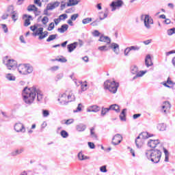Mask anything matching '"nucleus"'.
<instances>
[{
  "label": "nucleus",
  "mask_w": 175,
  "mask_h": 175,
  "mask_svg": "<svg viewBox=\"0 0 175 175\" xmlns=\"http://www.w3.org/2000/svg\"><path fill=\"white\" fill-rule=\"evenodd\" d=\"M23 100L27 105H31L33 103L35 98H36V94L33 91V87L28 88L25 87L23 91Z\"/></svg>",
  "instance_id": "1"
},
{
  "label": "nucleus",
  "mask_w": 175,
  "mask_h": 175,
  "mask_svg": "<svg viewBox=\"0 0 175 175\" xmlns=\"http://www.w3.org/2000/svg\"><path fill=\"white\" fill-rule=\"evenodd\" d=\"M145 154L149 161L152 163H159L161 157H162V152L158 149H151L146 150Z\"/></svg>",
  "instance_id": "2"
},
{
  "label": "nucleus",
  "mask_w": 175,
  "mask_h": 175,
  "mask_svg": "<svg viewBox=\"0 0 175 175\" xmlns=\"http://www.w3.org/2000/svg\"><path fill=\"white\" fill-rule=\"evenodd\" d=\"M154 135L149 133L148 132H142L135 139V143L137 148H142L143 144H144V140H147L149 137H152Z\"/></svg>",
  "instance_id": "3"
},
{
  "label": "nucleus",
  "mask_w": 175,
  "mask_h": 175,
  "mask_svg": "<svg viewBox=\"0 0 175 175\" xmlns=\"http://www.w3.org/2000/svg\"><path fill=\"white\" fill-rule=\"evenodd\" d=\"M118 87H120V83H118V82H116L115 81H110L107 80L104 83V88L105 90H109V91L112 94H116L117 92Z\"/></svg>",
  "instance_id": "4"
},
{
  "label": "nucleus",
  "mask_w": 175,
  "mask_h": 175,
  "mask_svg": "<svg viewBox=\"0 0 175 175\" xmlns=\"http://www.w3.org/2000/svg\"><path fill=\"white\" fill-rule=\"evenodd\" d=\"M110 49H112L116 54H118V51H120V45L117 43L113 42L111 45H104L98 47V50L100 51H109Z\"/></svg>",
  "instance_id": "5"
},
{
  "label": "nucleus",
  "mask_w": 175,
  "mask_h": 175,
  "mask_svg": "<svg viewBox=\"0 0 175 175\" xmlns=\"http://www.w3.org/2000/svg\"><path fill=\"white\" fill-rule=\"evenodd\" d=\"M144 19V27L146 28V29H151L152 25L154 24V19L150 15L148 14H142L141 16V20Z\"/></svg>",
  "instance_id": "6"
},
{
  "label": "nucleus",
  "mask_w": 175,
  "mask_h": 175,
  "mask_svg": "<svg viewBox=\"0 0 175 175\" xmlns=\"http://www.w3.org/2000/svg\"><path fill=\"white\" fill-rule=\"evenodd\" d=\"M131 71L132 75H135V76L133 77V80H136L137 77H143V76L147 73V70L139 72V68L136 66H131Z\"/></svg>",
  "instance_id": "7"
},
{
  "label": "nucleus",
  "mask_w": 175,
  "mask_h": 175,
  "mask_svg": "<svg viewBox=\"0 0 175 175\" xmlns=\"http://www.w3.org/2000/svg\"><path fill=\"white\" fill-rule=\"evenodd\" d=\"M3 64L10 70L17 68V62L14 59H8V56L3 59Z\"/></svg>",
  "instance_id": "8"
},
{
  "label": "nucleus",
  "mask_w": 175,
  "mask_h": 175,
  "mask_svg": "<svg viewBox=\"0 0 175 175\" xmlns=\"http://www.w3.org/2000/svg\"><path fill=\"white\" fill-rule=\"evenodd\" d=\"M8 12H10L11 15V18L14 23H16L17 20H18V14L16 11H14L13 9V6H10L8 8Z\"/></svg>",
  "instance_id": "9"
},
{
  "label": "nucleus",
  "mask_w": 175,
  "mask_h": 175,
  "mask_svg": "<svg viewBox=\"0 0 175 175\" xmlns=\"http://www.w3.org/2000/svg\"><path fill=\"white\" fill-rule=\"evenodd\" d=\"M124 5V1L122 0H115L112 1L110 4L111 8H112V12H114L117 9V8H121Z\"/></svg>",
  "instance_id": "10"
},
{
  "label": "nucleus",
  "mask_w": 175,
  "mask_h": 175,
  "mask_svg": "<svg viewBox=\"0 0 175 175\" xmlns=\"http://www.w3.org/2000/svg\"><path fill=\"white\" fill-rule=\"evenodd\" d=\"M121 142H122V135L118 133L113 137L111 143L113 146H118Z\"/></svg>",
  "instance_id": "11"
},
{
  "label": "nucleus",
  "mask_w": 175,
  "mask_h": 175,
  "mask_svg": "<svg viewBox=\"0 0 175 175\" xmlns=\"http://www.w3.org/2000/svg\"><path fill=\"white\" fill-rule=\"evenodd\" d=\"M14 130L18 133L21 132L22 133H25V127L22 123H16L14 125Z\"/></svg>",
  "instance_id": "12"
},
{
  "label": "nucleus",
  "mask_w": 175,
  "mask_h": 175,
  "mask_svg": "<svg viewBox=\"0 0 175 175\" xmlns=\"http://www.w3.org/2000/svg\"><path fill=\"white\" fill-rule=\"evenodd\" d=\"M68 94L67 92H66L65 93L61 94L59 96V98L57 99V100L59 102H60V103L62 105H68V102H67V98H68Z\"/></svg>",
  "instance_id": "13"
},
{
  "label": "nucleus",
  "mask_w": 175,
  "mask_h": 175,
  "mask_svg": "<svg viewBox=\"0 0 175 175\" xmlns=\"http://www.w3.org/2000/svg\"><path fill=\"white\" fill-rule=\"evenodd\" d=\"M67 103L69 102H73L76 100V97L75 96V94L72 90H67Z\"/></svg>",
  "instance_id": "14"
},
{
  "label": "nucleus",
  "mask_w": 175,
  "mask_h": 175,
  "mask_svg": "<svg viewBox=\"0 0 175 175\" xmlns=\"http://www.w3.org/2000/svg\"><path fill=\"white\" fill-rule=\"evenodd\" d=\"M33 91H34V93H36V96L37 95L38 101L42 102V100H43V94H42V92L36 87H33Z\"/></svg>",
  "instance_id": "15"
},
{
  "label": "nucleus",
  "mask_w": 175,
  "mask_h": 175,
  "mask_svg": "<svg viewBox=\"0 0 175 175\" xmlns=\"http://www.w3.org/2000/svg\"><path fill=\"white\" fill-rule=\"evenodd\" d=\"M100 110V107L98 105H92L87 109L88 113H98Z\"/></svg>",
  "instance_id": "16"
},
{
  "label": "nucleus",
  "mask_w": 175,
  "mask_h": 175,
  "mask_svg": "<svg viewBox=\"0 0 175 175\" xmlns=\"http://www.w3.org/2000/svg\"><path fill=\"white\" fill-rule=\"evenodd\" d=\"M158 144H159V139H150L148 142V146L151 148H155Z\"/></svg>",
  "instance_id": "17"
},
{
  "label": "nucleus",
  "mask_w": 175,
  "mask_h": 175,
  "mask_svg": "<svg viewBox=\"0 0 175 175\" xmlns=\"http://www.w3.org/2000/svg\"><path fill=\"white\" fill-rule=\"evenodd\" d=\"M99 42H104L106 44H110L111 43V39L109 38V36H101L99 38Z\"/></svg>",
  "instance_id": "18"
},
{
  "label": "nucleus",
  "mask_w": 175,
  "mask_h": 175,
  "mask_svg": "<svg viewBox=\"0 0 175 175\" xmlns=\"http://www.w3.org/2000/svg\"><path fill=\"white\" fill-rule=\"evenodd\" d=\"M170 107H172V105H170V103L169 101H165L163 103V105L162 106V109L163 110L164 113H167L169 110H170Z\"/></svg>",
  "instance_id": "19"
},
{
  "label": "nucleus",
  "mask_w": 175,
  "mask_h": 175,
  "mask_svg": "<svg viewBox=\"0 0 175 175\" xmlns=\"http://www.w3.org/2000/svg\"><path fill=\"white\" fill-rule=\"evenodd\" d=\"M23 18H27L25 20V23H24L25 27H28L29 25H31L30 18H32V16L24 14Z\"/></svg>",
  "instance_id": "20"
},
{
  "label": "nucleus",
  "mask_w": 175,
  "mask_h": 175,
  "mask_svg": "<svg viewBox=\"0 0 175 175\" xmlns=\"http://www.w3.org/2000/svg\"><path fill=\"white\" fill-rule=\"evenodd\" d=\"M25 65L26 64H20L18 66V72H19V73L21 75H25L26 76V67H25Z\"/></svg>",
  "instance_id": "21"
},
{
  "label": "nucleus",
  "mask_w": 175,
  "mask_h": 175,
  "mask_svg": "<svg viewBox=\"0 0 175 175\" xmlns=\"http://www.w3.org/2000/svg\"><path fill=\"white\" fill-rule=\"evenodd\" d=\"M59 6V2H55L53 3H49L46 5L47 10H54L55 8Z\"/></svg>",
  "instance_id": "22"
},
{
  "label": "nucleus",
  "mask_w": 175,
  "mask_h": 175,
  "mask_svg": "<svg viewBox=\"0 0 175 175\" xmlns=\"http://www.w3.org/2000/svg\"><path fill=\"white\" fill-rule=\"evenodd\" d=\"M145 65H146L147 68L152 66V60H151V56L150 55H146L145 59Z\"/></svg>",
  "instance_id": "23"
},
{
  "label": "nucleus",
  "mask_w": 175,
  "mask_h": 175,
  "mask_svg": "<svg viewBox=\"0 0 175 175\" xmlns=\"http://www.w3.org/2000/svg\"><path fill=\"white\" fill-rule=\"evenodd\" d=\"M77 44H79L78 42H73L72 44H70L67 46V49L68 50V53H72L75 49L77 47Z\"/></svg>",
  "instance_id": "24"
},
{
  "label": "nucleus",
  "mask_w": 175,
  "mask_h": 175,
  "mask_svg": "<svg viewBox=\"0 0 175 175\" xmlns=\"http://www.w3.org/2000/svg\"><path fill=\"white\" fill-rule=\"evenodd\" d=\"M69 2L67 3L68 8L70 6H76V5H79L80 2H81V0H68Z\"/></svg>",
  "instance_id": "25"
},
{
  "label": "nucleus",
  "mask_w": 175,
  "mask_h": 175,
  "mask_svg": "<svg viewBox=\"0 0 175 175\" xmlns=\"http://www.w3.org/2000/svg\"><path fill=\"white\" fill-rule=\"evenodd\" d=\"M25 69L26 76L27 75H31L33 72V67L30 64H25Z\"/></svg>",
  "instance_id": "26"
},
{
  "label": "nucleus",
  "mask_w": 175,
  "mask_h": 175,
  "mask_svg": "<svg viewBox=\"0 0 175 175\" xmlns=\"http://www.w3.org/2000/svg\"><path fill=\"white\" fill-rule=\"evenodd\" d=\"M68 28H69V25L64 24L62 25L60 28H58L57 31L60 33H64V32H66V31H68Z\"/></svg>",
  "instance_id": "27"
},
{
  "label": "nucleus",
  "mask_w": 175,
  "mask_h": 175,
  "mask_svg": "<svg viewBox=\"0 0 175 175\" xmlns=\"http://www.w3.org/2000/svg\"><path fill=\"white\" fill-rule=\"evenodd\" d=\"M23 152H24V149H23V148L18 149V150L12 151L10 153V155H11V157H17V155H20V154H23Z\"/></svg>",
  "instance_id": "28"
},
{
  "label": "nucleus",
  "mask_w": 175,
  "mask_h": 175,
  "mask_svg": "<svg viewBox=\"0 0 175 175\" xmlns=\"http://www.w3.org/2000/svg\"><path fill=\"white\" fill-rule=\"evenodd\" d=\"M109 110H114L116 113H120L121 110L120 109V106L117 104H113L109 106Z\"/></svg>",
  "instance_id": "29"
},
{
  "label": "nucleus",
  "mask_w": 175,
  "mask_h": 175,
  "mask_svg": "<svg viewBox=\"0 0 175 175\" xmlns=\"http://www.w3.org/2000/svg\"><path fill=\"white\" fill-rule=\"evenodd\" d=\"M86 129L87 126L83 124H80L77 126V131L78 132H84V131H85Z\"/></svg>",
  "instance_id": "30"
},
{
  "label": "nucleus",
  "mask_w": 175,
  "mask_h": 175,
  "mask_svg": "<svg viewBox=\"0 0 175 175\" xmlns=\"http://www.w3.org/2000/svg\"><path fill=\"white\" fill-rule=\"evenodd\" d=\"M78 158H79V161H85V159H90V157L83 154L82 152H79L78 153Z\"/></svg>",
  "instance_id": "31"
},
{
  "label": "nucleus",
  "mask_w": 175,
  "mask_h": 175,
  "mask_svg": "<svg viewBox=\"0 0 175 175\" xmlns=\"http://www.w3.org/2000/svg\"><path fill=\"white\" fill-rule=\"evenodd\" d=\"M28 12H38V8L35 5H30L27 7Z\"/></svg>",
  "instance_id": "32"
},
{
  "label": "nucleus",
  "mask_w": 175,
  "mask_h": 175,
  "mask_svg": "<svg viewBox=\"0 0 175 175\" xmlns=\"http://www.w3.org/2000/svg\"><path fill=\"white\" fill-rule=\"evenodd\" d=\"M43 33V27H40L36 29V31L33 33L34 36H39V35H42Z\"/></svg>",
  "instance_id": "33"
},
{
  "label": "nucleus",
  "mask_w": 175,
  "mask_h": 175,
  "mask_svg": "<svg viewBox=\"0 0 175 175\" xmlns=\"http://www.w3.org/2000/svg\"><path fill=\"white\" fill-rule=\"evenodd\" d=\"M94 131H95V129L94 127L90 129V136L91 137H92V139H95V140H98V135L95 134V132H94Z\"/></svg>",
  "instance_id": "34"
},
{
  "label": "nucleus",
  "mask_w": 175,
  "mask_h": 175,
  "mask_svg": "<svg viewBox=\"0 0 175 175\" xmlns=\"http://www.w3.org/2000/svg\"><path fill=\"white\" fill-rule=\"evenodd\" d=\"M157 129L161 131H166V125L163 123H160L157 125Z\"/></svg>",
  "instance_id": "35"
},
{
  "label": "nucleus",
  "mask_w": 175,
  "mask_h": 175,
  "mask_svg": "<svg viewBox=\"0 0 175 175\" xmlns=\"http://www.w3.org/2000/svg\"><path fill=\"white\" fill-rule=\"evenodd\" d=\"M82 91H87V87H88V85L87 84V81L85 82H79Z\"/></svg>",
  "instance_id": "36"
},
{
  "label": "nucleus",
  "mask_w": 175,
  "mask_h": 175,
  "mask_svg": "<svg viewBox=\"0 0 175 175\" xmlns=\"http://www.w3.org/2000/svg\"><path fill=\"white\" fill-rule=\"evenodd\" d=\"M57 36H58V34L50 35L49 38L46 39V42H51L52 40H55V39L57 38Z\"/></svg>",
  "instance_id": "37"
},
{
  "label": "nucleus",
  "mask_w": 175,
  "mask_h": 175,
  "mask_svg": "<svg viewBox=\"0 0 175 175\" xmlns=\"http://www.w3.org/2000/svg\"><path fill=\"white\" fill-rule=\"evenodd\" d=\"M5 77L10 81H14L16 80V77L12 75V74H7Z\"/></svg>",
  "instance_id": "38"
},
{
  "label": "nucleus",
  "mask_w": 175,
  "mask_h": 175,
  "mask_svg": "<svg viewBox=\"0 0 175 175\" xmlns=\"http://www.w3.org/2000/svg\"><path fill=\"white\" fill-rule=\"evenodd\" d=\"M109 111H110V107L109 108L103 107L101 110V116H106V114H107Z\"/></svg>",
  "instance_id": "39"
},
{
  "label": "nucleus",
  "mask_w": 175,
  "mask_h": 175,
  "mask_svg": "<svg viewBox=\"0 0 175 175\" xmlns=\"http://www.w3.org/2000/svg\"><path fill=\"white\" fill-rule=\"evenodd\" d=\"M60 135L62 137H63L64 139H66V137L69 136V133H68V132H66V131L64 130L60 132Z\"/></svg>",
  "instance_id": "40"
},
{
  "label": "nucleus",
  "mask_w": 175,
  "mask_h": 175,
  "mask_svg": "<svg viewBox=\"0 0 175 175\" xmlns=\"http://www.w3.org/2000/svg\"><path fill=\"white\" fill-rule=\"evenodd\" d=\"M92 21V18H85L82 20V24H90Z\"/></svg>",
  "instance_id": "41"
},
{
  "label": "nucleus",
  "mask_w": 175,
  "mask_h": 175,
  "mask_svg": "<svg viewBox=\"0 0 175 175\" xmlns=\"http://www.w3.org/2000/svg\"><path fill=\"white\" fill-rule=\"evenodd\" d=\"M51 61H58L59 62H62V63H65L68 62V60L65 57L55 59H52Z\"/></svg>",
  "instance_id": "42"
},
{
  "label": "nucleus",
  "mask_w": 175,
  "mask_h": 175,
  "mask_svg": "<svg viewBox=\"0 0 175 175\" xmlns=\"http://www.w3.org/2000/svg\"><path fill=\"white\" fill-rule=\"evenodd\" d=\"M167 33L169 36H172V35H173V33H175V28L173 27L172 29H170L167 30Z\"/></svg>",
  "instance_id": "43"
},
{
  "label": "nucleus",
  "mask_w": 175,
  "mask_h": 175,
  "mask_svg": "<svg viewBox=\"0 0 175 175\" xmlns=\"http://www.w3.org/2000/svg\"><path fill=\"white\" fill-rule=\"evenodd\" d=\"M42 116L43 117H49L50 116V112L47 109H43L42 110Z\"/></svg>",
  "instance_id": "44"
},
{
  "label": "nucleus",
  "mask_w": 175,
  "mask_h": 175,
  "mask_svg": "<svg viewBox=\"0 0 175 175\" xmlns=\"http://www.w3.org/2000/svg\"><path fill=\"white\" fill-rule=\"evenodd\" d=\"M42 23L44 25H46L47 23H49V17L44 16L42 19Z\"/></svg>",
  "instance_id": "45"
},
{
  "label": "nucleus",
  "mask_w": 175,
  "mask_h": 175,
  "mask_svg": "<svg viewBox=\"0 0 175 175\" xmlns=\"http://www.w3.org/2000/svg\"><path fill=\"white\" fill-rule=\"evenodd\" d=\"M81 107H83V105L81 103L78 104L77 107V110H74V113H79V111H81Z\"/></svg>",
  "instance_id": "46"
},
{
  "label": "nucleus",
  "mask_w": 175,
  "mask_h": 175,
  "mask_svg": "<svg viewBox=\"0 0 175 175\" xmlns=\"http://www.w3.org/2000/svg\"><path fill=\"white\" fill-rule=\"evenodd\" d=\"M100 171L101 173H107V169L106 165H103L100 167Z\"/></svg>",
  "instance_id": "47"
},
{
  "label": "nucleus",
  "mask_w": 175,
  "mask_h": 175,
  "mask_svg": "<svg viewBox=\"0 0 175 175\" xmlns=\"http://www.w3.org/2000/svg\"><path fill=\"white\" fill-rule=\"evenodd\" d=\"M2 29H3V32L5 33H8L9 29H8V26L5 24H1Z\"/></svg>",
  "instance_id": "48"
},
{
  "label": "nucleus",
  "mask_w": 175,
  "mask_h": 175,
  "mask_svg": "<svg viewBox=\"0 0 175 175\" xmlns=\"http://www.w3.org/2000/svg\"><path fill=\"white\" fill-rule=\"evenodd\" d=\"M59 20H66L68 18V14H62L59 16Z\"/></svg>",
  "instance_id": "49"
},
{
  "label": "nucleus",
  "mask_w": 175,
  "mask_h": 175,
  "mask_svg": "<svg viewBox=\"0 0 175 175\" xmlns=\"http://www.w3.org/2000/svg\"><path fill=\"white\" fill-rule=\"evenodd\" d=\"M130 49L131 50H133L134 51H137L139 50H140V46H130Z\"/></svg>",
  "instance_id": "50"
},
{
  "label": "nucleus",
  "mask_w": 175,
  "mask_h": 175,
  "mask_svg": "<svg viewBox=\"0 0 175 175\" xmlns=\"http://www.w3.org/2000/svg\"><path fill=\"white\" fill-rule=\"evenodd\" d=\"M73 122H75V120L71 118L66 120L65 124L66 125H70V124H73Z\"/></svg>",
  "instance_id": "51"
},
{
  "label": "nucleus",
  "mask_w": 175,
  "mask_h": 175,
  "mask_svg": "<svg viewBox=\"0 0 175 175\" xmlns=\"http://www.w3.org/2000/svg\"><path fill=\"white\" fill-rule=\"evenodd\" d=\"M79 17V14H74L71 16L70 19L72 21H76V20L77 19V18Z\"/></svg>",
  "instance_id": "52"
},
{
  "label": "nucleus",
  "mask_w": 175,
  "mask_h": 175,
  "mask_svg": "<svg viewBox=\"0 0 175 175\" xmlns=\"http://www.w3.org/2000/svg\"><path fill=\"white\" fill-rule=\"evenodd\" d=\"M131 47L126 48L124 50V55L126 57L128 56V55L129 54V53H131Z\"/></svg>",
  "instance_id": "53"
},
{
  "label": "nucleus",
  "mask_w": 175,
  "mask_h": 175,
  "mask_svg": "<svg viewBox=\"0 0 175 175\" xmlns=\"http://www.w3.org/2000/svg\"><path fill=\"white\" fill-rule=\"evenodd\" d=\"M55 27L54 23H51L48 27V31H53V28Z\"/></svg>",
  "instance_id": "54"
},
{
  "label": "nucleus",
  "mask_w": 175,
  "mask_h": 175,
  "mask_svg": "<svg viewBox=\"0 0 175 175\" xmlns=\"http://www.w3.org/2000/svg\"><path fill=\"white\" fill-rule=\"evenodd\" d=\"M62 77H64V74L63 73L58 74L56 76V81H58V80H61V79H62Z\"/></svg>",
  "instance_id": "55"
},
{
  "label": "nucleus",
  "mask_w": 175,
  "mask_h": 175,
  "mask_svg": "<svg viewBox=\"0 0 175 175\" xmlns=\"http://www.w3.org/2000/svg\"><path fill=\"white\" fill-rule=\"evenodd\" d=\"M167 84L169 85H174L175 83L172 80H170V77H168L167 80Z\"/></svg>",
  "instance_id": "56"
},
{
  "label": "nucleus",
  "mask_w": 175,
  "mask_h": 175,
  "mask_svg": "<svg viewBox=\"0 0 175 175\" xmlns=\"http://www.w3.org/2000/svg\"><path fill=\"white\" fill-rule=\"evenodd\" d=\"M99 23V20H96L94 22H92V23H90V25H92V27H96L98 26V23Z\"/></svg>",
  "instance_id": "57"
},
{
  "label": "nucleus",
  "mask_w": 175,
  "mask_h": 175,
  "mask_svg": "<svg viewBox=\"0 0 175 175\" xmlns=\"http://www.w3.org/2000/svg\"><path fill=\"white\" fill-rule=\"evenodd\" d=\"M49 10H47V8L45 10H44V16H51V14L49 13Z\"/></svg>",
  "instance_id": "58"
},
{
  "label": "nucleus",
  "mask_w": 175,
  "mask_h": 175,
  "mask_svg": "<svg viewBox=\"0 0 175 175\" xmlns=\"http://www.w3.org/2000/svg\"><path fill=\"white\" fill-rule=\"evenodd\" d=\"M120 118L121 121H126V115L120 114Z\"/></svg>",
  "instance_id": "59"
},
{
  "label": "nucleus",
  "mask_w": 175,
  "mask_h": 175,
  "mask_svg": "<svg viewBox=\"0 0 175 175\" xmlns=\"http://www.w3.org/2000/svg\"><path fill=\"white\" fill-rule=\"evenodd\" d=\"M34 3L38 5L40 8H42V3L40 2V0H34Z\"/></svg>",
  "instance_id": "60"
},
{
  "label": "nucleus",
  "mask_w": 175,
  "mask_h": 175,
  "mask_svg": "<svg viewBox=\"0 0 175 175\" xmlns=\"http://www.w3.org/2000/svg\"><path fill=\"white\" fill-rule=\"evenodd\" d=\"M88 146L90 147V148L94 149L95 148V144L92 142H88Z\"/></svg>",
  "instance_id": "61"
},
{
  "label": "nucleus",
  "mask_w": 175,
  "mask_h": 175,
  "mask_svg": "<svg viewBox=\"0 0 175 175\" xmlns=\"http://www.w3.org/2000/svg\"><path fill=\"white\" fill-rule=\"evenodd\" d=\"M152 42V40H147L143 42L144 44H146V46H148V44H150Z\"/></svg>",
  "instance_id": "62"
},
{
  "label": "nucleus",
  "mask_w": 175,
  "mask_h": 175,
  "mask_svg": "<svg viewBox=\"0 0 175 175\" xmlns=\"http://www.w3.org/2000/svg\"><path fill=\"white\" fill-rule=\"evenodd\" d=\"M99 35H100V33L98 30H95L93 32V36H99Z\"/></svg>",
  "instance_id": "63"
},
{
  "label": "nucleus",
  "mask_w": 175,
  "mask_h": 175,
  "mask_svg": "<svg viewBox=\"0 0 175 175\" xmlns=\"http://www.w3.org/2000/svg\"><path fill=\"white\" fill-rule=\"evenodd\" d=\"M8 16H9V14H4L1 16V18H2V20H7Z\"/></svg>",
  "instance_id": "64"
}]
</instances>
